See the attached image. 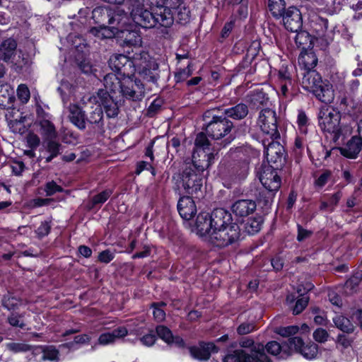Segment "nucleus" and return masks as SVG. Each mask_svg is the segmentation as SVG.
Masks as SVG:
<instances>
[{
  "label": "nucleus",
  "mask_w": 362,
  "mask_h": 362,
  "mask_svg": "<svg viewBox=\"0 0 362 362\" xmlns=\"http://www.w3.org/2000/svg\"><path fill=\"white\" fill-rule=\"evenodd\" d=\"M127 333V329L125 327H119L110 332L101 334L98 338V343L104 346L112 344L117 339L125 337Z\"/></svg>",
  "instance_id": "nucleus-31"
},
{
  "label": "nucleus",
  "mask_w": 362,
  "mask_h": 362,
  "mask_svg": "<svg viewBox=\"0 0 362 362\" xmlns=\"http://www.w3.org/2000/svg\"><path fill=\"white\" fill-rule=\"evenodd\" d=\"M44 191L47 197L54 195L57 192H64L62 186L57 185L54 180L47 182L44 186Z\"/></svg>",
  "instance_id": "nucleus-53"
},
{
  "label": "nucleus",
  "mask_w": 362,
  "mask_h": 362,
  "mask_svg": "<svg viewBox=\"0 0 362 362\" xmlns=\"http://www.w3.org/2000/svg\"><path fill=\"white\" fill-rule=\"evenodd\" d=\"M219 349L213 342H200L198 346L189 348L191 356L200 361H206L211 353H217Z\"/></svg>",
  "instance_id": "nucleus-16"
},
{
  "label": "nucleus",
  "mask_w": 362,
  "mask_h": 362,
  "mask_svg": "<svg viewBox=\"0 0 362 362\" xmlns=\"http://www.w3.org/2000/svg\"><path fill=\"white\" fill-rule=\"evenodd\" d=\"M112 194V191L111 189H105L100 193L95 195L92 199V203L93 205L102 204L105 203L108 198Z\"/></svg>",
  "instance_id": "nucleus-58"
},
{
  "label": "nucleus",
  "mask_w": 362,
  "mask_h": 362,
  "mask_svg": "<svg viewBox=\"0 0 362 362\" xmlns=\"http://www.w3.org/2000/svg\"><path fill=\"white\" fill-rule=\"evenodd\" d=\"M289 339L288 343L281 345L275 341H269L267 344L265 348L270 354L278 356L279 358H285L288 357L292 351V349L289 348Z\"/></svg>",
  "instance_id": "nucleus-28"
},
{
  "label": "nucleus",
  "mask_w": 362,
  "mask_h": 362,
  "mask_svg": "<svg viewBox=\"0 0 362 362\" xmlns=\"http://www.w3.org/2000/svg\"><path fill=\"white\" fill-rule=\"evenodd\" d=\"M8 64H9L11 68L16 72L23 73L30 69L33 62L28 54L19 49L18 54H15L13 59H11Z\"/></svg>",
  "instance_id": "nucleus-21"
},
{
  "label": "nucleus",
  "mask_w": 362,
  "mask_h": 362,
  "mask_svg": "<svg viewBox=\"0 0 362 362\" xmlns=\"http://www.w3.org/2000/svg\"><path fill=\"white\" fill-rule=\"evenodd\" d=\"M151 62L148 66L139 70V74L146 81L156 84L160 78L159 64L156 61Z\"/></svg>",
  "instance_id": "nucleus-30"
},
{
  "label": "nucleus",
  "mask_w": 362,
  "mask_h": 362,
  "mask_svg": "<svg viewBox=\"0 0 362 362\" xmlns=\"http://www.w3.org/2000/svg\"><path fill=\"white\" fill-rule=\"evenodd\" d=\"M177 210L183 219L190 220L197 213V206L191 197L183 196L178 201Z\"/></svg>",
  "instance_id": "nucleus-19"
},
{
  "label": "nucleus",
  "mask_w": 362,
  "mask_h": 362,
  "mask_svg": "<svg viewBox=\"0 0 362 362\" xmlns=\"http://www.w3.org/2000/svg\"><path fill=\"white\" fill-rule=\"evenodd\" d=\"M313 93L321 102L331 103L334 98L332 86L327 81H322L313 90Z\"/></svg>",
  "instance_id": "nucleus-22"
},
{
  "label": "nucleus",
  "mask_w": 362,
  "mask_h": 362,
  "mask_svg": "<svg viewBox=\"0 0 362 362\" xmlns=\"http://www.w3.org/2000/svg\"><path fill=\"white\" fill-rule=\"evenodd\" d=\"M23 317V315L16 313H12L8 317L7 320L10 325L12 327L23 328L25 327V324L22 320Z\"/></svg>",
  "instance_id": "nucleus-57"
},
{
  "label": "nucleus",
  "mask_w": 362,
  "mask_h": 362,
  "mask_svg": "<svg viewBox=\"0 0 362 362\" xmlns=\"http://www.w3.org/2000/svg\"><path fill=\"white\" fill-rule=\"evenodd\" d=\"M156 334L159 338L168 344L183 346L185 343L183 339L179 336H173L169 328L164 325H158L156 328Z\"/></svg>",
  "instance_id": "nucleus-26"
},
{
  "label": "nucleus",
  "mask_w": 362,
  "mask_h": 362,
  "mask_svg": "<svg viewBox=\"0 0 362 362\" xmlns=\"http://www.w3.org/2000/svg\"><path fill=\"white\" fill-rule=\"evenodd\" d=\"M302 74L301 83L303 87L312 93L322 81L321 76L315 70L306 71Z\"/></svg>",
  "instance_id": "nucleus-29"
},
{
  "label": "nucleus",
  "mask_w": 362,
  "mask_h": 362,
  "mask_svg": "<svg viewBox=\"0 0 362 362\" xmlns=\"http://www.w3.org/2000/svg\"><path fill=\"white\" fill-rule=\"evenodd\" d=\"M289 343L292 351L300 353L306 359L315 358L317 354L318 347L314 343L305 344L300 337L289 338Z\"/></svg>",
  "instance_id": "nucleus-13"
},
{
  "label": "nucleus",
  "mask_w": 362,
  "mask_h": 362,
  "mask_svg": "<svg viewBox=\"0 0 362 362\" xmlns=\"http://www.w3.org/2000/svg\"><path fill=\"white\" fill-rule=\"evenodd\" d=\"M77 61L78 67L82 73L90 75L94 74V71H96V69L93 68V66L89 59H83L81 61Z\"/></svg>",
  "instance_id": "nucleus-54"
},
{
  "label": "nucleus",
  "mask_w": 362,
  "mask_h": 362,
  "mask_svg": "<svg viewBox=\"0 0 362 362\" xmlns=\"http://www.w3.org/2000/svg\"><path fill=\"white\" fill-rule=\"evenodd\" d=\"M27 142L28 146L31 148V150L25 151V154L30 157H35V155L33 152V149L40 145V138L35 134H29L27 136Z\"/></svg>",
  "instance_id": "nucleus-52"
},
{
  "label": "nucleus",
  "mask_w": 362,
  "mask_h": 362,
  "mask_svg": "<svg viewBox=\"0 0 362 362\" xmlns=\"http://www.w3.org/2000/svg\"><path fill=\"white\" fill-rule=\"evenodd\" d=\"M270 142L267 147L265 148L264 155L267 158H281L286 156V151L284 147L278 141Z\"/></svg>",
  "instance_id": "nucleus-36"
},
{
  "label": "nucleus",
  "mask_w": 362,
  "mask_h": 362,
  "mask_svg": "<svg viewBox=\"0 0 362 362\" xmlns=\"http://www.w3.org/2000/svg\"><path fill=\"white\" fill-rule=\"evenodd\" d=\"M262 223L261 216L249 218L245 224V230L248 234L254 235L260 230Z\"/></svg>",
  "instance_id": "nucleus-46"
},
{
  "label": "nucleus",
  "mask_w": 362,
  "mask_h": 362,
  "mask_svg": "<svg viewBox=\"0 0 362 362\" xmlns=\"http://www.w3.org/2000/svg\"><path fill=\"white\" fill-rule=\"evenodd\" d=\"M17 95L18 99L23 103H26L30 97V90L25 84H21L17 89Z\"/></svg>",
  "instance_id": "nucleus-59"
},
{
  "label": "nucleus",
  "mask_w": 362,
  "mask_h": 362,
  "mask_svg": "<svg viewBox=\"0 0 362 362\" xmlns=\"http://www.w3.org/2000/svg\"><path fill=\"white\" fill-rule=\"evenodd\" d=\"M103 33L102 35L105 38H112L116 35L119 37L120 28L115 27V25H107L106 26L100 27Z\"/></svg>",
  "instance_id": "nucleus-56"
},
{
  "label": "nucleus",
  "mask_w": 362,
  "mask_h": 362,
  "mask_svg": "<svg viewBox=\"0 0 362 362\" xmlns=\"http://www.w3.org/2000/svg\"><path fill=\"white\" fill-rule=\"evenodd\" d=\"M119 37L124 39V43L127 46H136L141 43V37L136 30L124 29L120 32Z\"/></svg>",
  "instance_id": "nucleus-39"
},
{
  "label": "nucleus",
  "mask_w": 362,
  "mask_h": 362,
  "mask_svg": "<svg viewBox=\"0 0 362 362\" xmlns=\"http://www.w3.org/2000/svg\"><path fill=\"white\" fill-rule=\"evenodd\" d=\"M223 362H272V361L265 354L263 348L253 347L250 353L244 349L230 351L223 357Z\"/></svg>",
  "instance_id": "nucleus-6"
},
{
  "label": "nucleus",
  "mask_w": 362,
  "mask_h": 362,
  "mask_svg": "<svg viewBox=\"0 0 362 362\" xmlns=\"http://www.w3.org/2000/svg\"><path fill=\"white\" fill-rule=\"evenodd\" d=\"M97 103L104 110L106 116L109 118L116 117L119 112L117 103L113 100V96L107 90L100 89L97 93Z\"/></svg>",
  "instance_id": "nucleus-10"
},
{
  "label": "nucleus",
  "mask_w": 362,
  "mask_h": 362,
  "mask_svg": "<svg viewBox=\"0 0 362 362\" xmlns=\"http://www.w3.org/2000/svg\"><path fill=\"white\" fill-rule=\"evenodd\" d=\"M133 59L134 65L139 68V70L148 66L151 63V61H156L155 59L146 52H141L139 54L136 53Z\"/></svg>",
  "instance_id": "nucleus-47"
},
{
  "label": "nucleus",
  "mask_w": 362,
  "mask_h": 362,
  "mask_svg": "<svg viewBox=\"0 0 362 362\" xmlns=\"http://www.w3.org/2000/svg\"><path fill=\"white\" fill-rule=\"evenodd\" d=\"M6 347L9 351L14 354L25 353L30 351L33 352L35 349V346L25 342H9L6 344Z\"/></svg>",
  "instance_id": "nucleus-48"
},
{
  "label": "nucleus",
  "mask_w": 362,
  "mask_h": 362,
  "mask_svg": "<svg viewBox=\"0 0 362 362\" xmlns=\"http://www.w3.org/2000/svg\"><path fill=\"white\" fill-rule=\"evenodd\" d=\"M47 141V150L49 153V156L47 158H53L61 156H62V158H74L76 157V155L73 153L69 155L64 154L65 147L61 144L56 142L52 139Z\"/></svg>",
  "instance_id": "nucleus-33"
},
{
  "label": "nucleus",
  "mask_w": 362,
  "mask_h": 362,
  "mask_svg": "<svg viewBox=\"0 0 362 362\" xmlns=\"http://www.w3.org/2000/svg\"><path fill=\"white\" fill-rule=\"evenodd\" d=\"M103 83L105 90H109L112 93H122L123 81H121L115 73L106 74L103 78Z\"/></svg>",
  "instance_id": "nucleus-32"
},
{
  "label": "nucleus",
  "mask_w": 362,
  "mask_h": 362,
  "mask_svg": "<svg viewBox=\"0 0 362 362\" xmlns=\"http://www.w3.org/2000/svg\"><path fill=\"white\" fill-rule=\"evenodd\" d=\"M128 21L127 13L123 11L118 9L117 11L111 10V15L110 16V23L108 25H115V27L120 28L121 30H124V25L127 24Z\"/></svg>",
  "instance_id": "nucleus-41"
},
{
  "label": "nucleus",
  "mask_w": 362,
  "mask_h": 362,
  "mask_svg": "<svg viewBox=\"0 0 362 362\" xmlns=\"http://www.w3.org/2000/svg\"><path fill=\"white\" fill-rule=\"evenodd\" d=\"M258 124L261 130L264 134L269 135L272 139L280 138L275 111L269 108L262 110L258 117Z\"/></svg>",
  "instance_id": "nucleus-8"
},
{
  "label": "nucleus",
  "mask_w": 362,
  "mask_h": 362,
  "mask_svg": "<svg viewBox=\"0 0 362 362\" xmlns=\"http://www.w3.org/2000/svg\"><path fill=\"white\" fill-rule=\"evenodd\" d=\"M50 230H51L50 221H45L41 223L40 226L35 230V233L37 234V236L39 238H42L45 236H47L49 233Z\"/></svg>",
  "instance_id": "nucleus-62"
},
{
  "label": "nucleus",
  "mask_w": 362,
  "mask_h": 362,
  "mask_svg": "<svg viewBox=\"0 0 362 362\" xmlns=\"http://www.w3.org/2000/svg\"><path fill=\"white\" fill-rule=\"evenodd\" d=\"M194 230L197 234L211 243V233L213 226L211 221V214L206 212H202L197 216Z\"/></svg>",
  "instance_id": "nucleus-15"
},
{
  "label": "nucleus",
  "mask_w": 362,
  "mask_h": 362,
  "mask_svg": "<svg viewBox=\"0 0 362 362\" xmlns=\"http://www.w3.org/2000/svg\"><path fill=\"white\" fill-rule=\"evenodd\" d=\"M299 330V327L296 325H291L288 327H281L276 329V333L284 337H288L296 334Z\"/></svg>",
  "instance_id": "nucleus-55"
},
{
  "label": "nucleus",
  "mask_w": 362,
  "mask_h": 362,
  "mask_svg": "<svg viewBox=\"0 0 362 362\" xmlns=\"http://www.w3.org/2000/svg\"><path fill=\"white\" fill-rule=\"evenodd\" d=\"M13 90L8 83H0V105H4L6 103L11 102Z\"/></svg>",
  "instance_id": "nucleus-50"
},
{
  "label": "nucleus",
  "mask_w": 362,
  "mask_h": 362,
  "mask_svg": "<svg viewBox=\"0 0 362 362\" xmlns=\"http://www.w3.org/2000/svg\"><path fill=\"white\" fill-rule=\"evenodd\" d=\"M124 4L136 25L144 28L155 27L153 10L145 8L144 0H124Z\"/></svg>",
  "instance_id": "nucleus-5"
},
{
  "label": "nucleus",
  "mask_w": 362,
  "mask_h": 362,
  "mask_svg": "<svg viewBox=\"0 0 362 362\" xmlns=\"http://www.w3.org/2000/svg\"><path fill=\"white\" fill-rule=\"evenodd\" d=\"M298 64L303 69V72L315 70L314 68L317 64V57L312 49L304 50L298 57Z\"/></svg>",
  "instance_id": "nucleus-27"
},
{
  "label": "nucleus",
  "mask_w": 362,
  "mask_h": 362,
  "mask_svg": "<svg viewBox=\"0 0 362 362\" xmlns=\"http://www.w3.org/2000/svg\"><path fill=\"white\" fill-rule=\"evenodd\" d=\"M309 300L308 296H302L298 298L296 303V305L293 309V313L294 315H298L308 305Z\"/></svg>",
  "instance_id": "nucleus-63"
},
{
  "label": "nucleus",
  "mask_w": 362,
  "mask_h": 362,
  "mask_svg": "<svg viewBox=\"0 0 362 362\" xmlns=\"http://www.w3.org/2000/svg\"><path fill=\"white\" fill-rule=\"evenodd\" d=\"M1 303L3 308L8 310H13L18 308L20 305V299L16 298L13 293L8 291L3 295Z\"/></svg>",
  "instance_id": "nucleus-44"
},
{
  "label": "nucleus",
  "mask_w": 362,
  "mask_h": 362,
  "mask_svg": "<svg viewBox=\"0 0 362 362\" xmlns=\"http://www.w3.org/2000/svg\"><path fill=\"white\" fill-rule=\"evenodd\" d=\"M268 100L267 95L260 90H254L247 95V101L254 108H259L262 105H267Z\"/></svg>",
  "instance_id": "nucleus-37"
},
{
  "label": "nucleus",
  "mask_w": 362,
  "mask_h": 362,
  "mask_svg": "<svg viewBox=\"0 0 362 362\" xmlns=\"http://www.w3.org/2000/svg\"><path fill=\"white\" fill-rule=\"evenodd\" d=\"M282 160H263L259 170L262 185L269 192H277L281 185L278 171L282 168Z\"/></svg>",
  "instance_id": "nucleus-4"
},
{
  "label": "nucleus",
  "mask_w": 362,
  "mask_h": 362,
  "mask_svg": "<svg viewBox=\"0 0 362 362\" xmlns=\"http://www.w3.org/2000/svg\"><path fill=\"white\" fill-rule=\"evenodd\" d=\"M110 15L111 9L107 7L98 6L92 11V18L100 27L108 25Z\"/></svg>",
  "instance_id": "nucleus-34"
},
{
  "label": "nucleus",
  "mask_w": 362,
  "mask_h": 362,
  "mask_svg": "<svg viewBox=\"0 0 362 362\" xmlns=\"http://www.w3.org/2000/svg\"><path fill=\"white\" fill-rule=\"evenodd\" d=\"M68 110L70 122L78 129L85 130L86 129L85 111L76 104H70Z\"/></svg>",
  "instance_id": "nucleus-20"
},
{
  "label": "nucleus",
  "mask_w": 362,
  "mask_h": 362,
  "mask_svg": "<svg viewBox=\"0 0 362 362\" xmlns=\"http://www.w3.org/2000/svg\"><path fill=\"white\" fill-rule=\"evenodd\" d=\"M182 175V186L185 193L199 197L203 186L204 173L211 165L210 160H187Z\"/></svg>",
  "instance_id": "nucleus-3"
},
{
  "label": "nucleus",
  "mask_w": 362,
  "mask_h": 362,
  "mask_svg": "<svg viewBox=\"0 0 362 362\" xmlns=\"http://www.w3.org/2000/svg\"><path fill=\"white\" fill-rule=\"evenodd\" d=\"M213 230L211 233V243L216 247H223L231 245L240 238V229L233 221L231 214L222 209H216L211 214Z\"/></svg>",
  "instance_id": "nucleus-2"
},
{
  "label": "nucleus",
  "mask_w": 362,
  "mask_h": 362,
  "mask_svg": "<svg viewBox=\"0 0 362 362\" xmlns=\"http://www.w3.org/2000/svg\"><path fill=\"white\" fill-rule=\"evenodd\" d=\"M86 126L90 129V134H103L104 132L103 111L100 106L92 107L86 116Z\"/></svg>",
  "instance_id": "nucleus-12"
},
{
  "label": "nucleus",
  "mask_w": 362,
  "mask_h": 362,
  "mask_svg": "<svg viewBox=\"0 0 362 362\" xmlns=\"http://www.w3.org/2000/svg\"><path fill=\"white\" fill-rule=\"evenodd\" d=\"M333 322L335 326L344 332L351 333L354 329V325L343 315H337L333 318Z\"/></svg>",
  "instance_id": "nucleus-45"
},
{
  "label": "nucleus",
  "mask_w": 362,
  "mask_h": 362,
  "mask_svg": "<svg viewBox=\"0 0 362 362\" xmlns=\"http://www.w3.org/2000/svg\"><path fill=\"white\" fill-rule=\"evenodd\" d=\"M122 90V97L132 101H141L145 96L144 85L138 78L124 80Z\"/></svg>",
  "instance_id": "nucleus-9"
},
{
  "label": "nucleus",
  "mask_w": 362,
  "mask_h": 362,
  "mask_svg": "<svg viewBox=\"0 0 362 362\" xmlns=\"http://www.w3.org/2000/svg\"><path fill=\"white\" fill-rule=\"evenodd\" d=\"M268 8L276 18H280L286 11L284 0H269Z\"/></svg>",
  "instance_id": "nucleus-43"
},
{
  "label": "nucleus",
  "mask_w": 362,
  "mask_h": 362,
  "mask_svg": "<svg viewBox=\"0 0 362 362\" xmlns=\"http://www.w3.org/2000/svg\"><path fill=\"white\" fill-rule=\"evenodd\" d=\"M109 66L112 71L121 75H128L127 68H131L133 62L124 54H114L108 61Z\"/></svg>",
  "instance_id": "nucleus-17"
},
{
  "label": "nucleus",
  "mask_w": 362,
  "mask_h": 362,
  "mask_svg": "<svg viewBox=\"0 0 362 362\" xmlns=\"http://www.w3.org/2000/svg\"><path fill=\"white\" fill-rule=\"evenodd\" d=\"M190 11L185 5L180 4L177 7L175 20L181 25H186L190 21Z\"/></svg>",
  "instance_id": "nucleus-49"
},
{
  "label": "nucleus",
  "mask_w": 362,
  "mask_h": 362,
  "mask_svg": "<svg viewBox=\"0 0 362 362\" xmlns=\"http://www.w3.org/2000/svg\"><path fill=\"white\" fill-rule=\"evenodd\" d=\"M39 133L45 140H52L57 137V132L54 124L49 120L37 123Z\"/></svg>",
  "instance_id": "nucleus-35"
},
{
  "label": "nucleus",
  "mask_w": 362,
  "mask_h": 362,
  "mask_svg": "<svg viewBox=\"0 0 362 362\" xmlns=\"http://www.w3.org/2000/svg\"><path fill=\"white\" fill-rule=\"evenodd\" d=\"M281 18L284 28L290 32H298L303 26L301 13L296 6L288 7Z\"/></svg>",
  "instance_id": "nucleus-11"
},
{
  "label": "nucleus",
  "mask_w": 362,
  "mask_h": 362,
  "mask_svg": "<svg viewBox=\"0 0 362 362\" xmlns=\"http://www.w3.org/2000/svg\"><path fill=\"white\" fill-rule=\"evenodd\" d=\"M295 37L296 45L302 49V51L310 49L313 47V38L311 35L305 30L296 32Z\"/></svg>",
  "instance_id": "nucleus-40"
},
{
  "label": "nucleus",
  "mask_w": 362,
  "mask_h": 362,
  "mask_svg": "<svg viewBox=\"0 0 362 362\" xmlns=\"http://www.w3.org/2000/svg\"><path fill=\"white\" fill-rule=\"evenodd\" d=\"M351 95V93H346L339 97V106L341 109L348 113H351L355 110L358 105Z\"/></svg>",
  "instance_id": "nucleus-42"
},
{
  "label": "nucleus",
  "mask_w": 362,
  "mask_h": 362,
  "mask_svg": "<svg viewBox=\"0 0 362 362\" xmlns=\"http://www.w3.org/2000/svg\"><path fill=\"white\" fill-rule=\"evenodd\" d=\"M362 139L361 137L354 136L346 143L344 147L333 148L331 151L327 152V157L331 156L334 153L340 152V153L348 158H356L358 153L361 150Z\"/></svg>",
  "instance_id": "nucleus-14"
},
{
  "label": "nucleus",
  "mask_w": 362,
  "mask_h": 362,
  "mask_svg": "<svg viewBox=\"0 0 362 362\" xmlns=\"http://www.w3.org/2000/svg\"><path fill=\"white\" fill-rule=\"evenodd\" d=\"M281 94L287 97L289 94H293L294 82L293 80L283 81L279 83Z\"/></svg>",
  "instance_id": "nucleus-60"
},
{
  "label": "nucleus",
  "mask_w": 362,
  "mask_h": 362,
  "mask_svg": "<svg viewBox=\"0 0 362 362\" xmlns=\"http://www.w3.org/2000/svg\"><path fill=\"white\" fill-rule=\"evenodd\" d=\"M255 202L250 199H241L235 202L231 209L233 212L240 217H245L252 214L256 209Z\"/></svg>",
  "instance_id": "nucleus-24"
},
{
  "label": "nucleus",
  "mask_w": 362,
  "mask_h": 362,
  "mask_svg": "<svg viewBox=\"0 0 362 362\" xmlns=\"http://www.w3.org/2000/svg\"><path fill=\"white\" fill-rule=\"evenodd\" d=\"M42 353V360L49 361H58L59 359V351L52 346H35L33 349V354H37L38 353Z\"/></svg>",
  "instance_id": "nucleus-38"
},
{
  "label": "nucleus",
  "mask_w": 362,
  "mask_h": 362,
  "mask_svg": "<svg viewBox=\"0 0 362 362\" xmlns=\"http://www.w3.org/2000/svg\"><path fill=\"white\" fill-rule=\"evenodd\" d=\"M233 128V122L223 114L212 115L211 120L203 128L205 132H199L196 136L192 158L206 156L208 158H214L215 155L210 151L211 144L207 136L214 140H220L228 136L226 140L230 143L234 139L230 135Z\"/></svg>",
  "instance_id": "nucleus-1"
},
{
  "label": "nucleus",
  "mask_w": 362,
  "mask_h": 362,
  "mask_svg": "<svg viewBox=\"0 0 362 362\" xmlns=\"http://www.w3.org/2000/svg\"><path fill=\"white\" fill-rule=\"evenodd\" d=\"M332 176V172L329 170H325L322 171L321 175L317 177L316 174H313V177H315L314 181V186L317 189L322 188L329 181Z\"/></svg>",
  "instance_id": "nucleus-51"
},
{
  "label": "nucleus",
  "mask_w": 362,
  "mask_h": 362,
  "mask_svg": "<svg viewBox=\"0 0 362 362\" xmlns=\"http://www.w3.org/2000/svg\"><path fill=\"white\" fill-rule=\"evenodd\" d=\"M17 42L13 38L4 40L0 45V60L8 63L18 54Z\"/></svg>",
  "instance_id": "nucleus-23"
},
{
  "label": "nucleus",
  "mask_w": 362,
  "mask_h": 362,
  "mask_svg": "<svg viewBox=\"0 0 362 362\" xmlns=\"http://www.w3.org/2000/svg\"><path fill=\"white\" fill-rule=\"evenodd\" d=\"M153 16L155 19V27L158 25L170 28L175 21L173 13L168 6L153 9Z\"/></svg>",
  "instance_id": "nucleus-18"
},
{
  "label": "nucleus",
  "mask_w": 362,
  "mask_h": 362,
  "mask_svg": "<svg viewBox=\"0 0 362 362\" xmlns=\"http://www.w3.org/2000/svg\"><path fill=\"white\" fill-rule=\"evenodd\" d=\"M192 73L191 69V64H188L187 66L185 69L180 70L175 74V79L176 83H180L186 80Z\"/></svg>",
  "instance_id": "nucleus-61"
},
{
  "label": "nucleus",
  "mask_w": 362,
  "mask_h": 362,
  "mask_svg": "<svg viewBox=\"0 0 362 362\" xmlns=\"http://www.w3.org/2000/svg\"><path fill=\"white\" fill-rule=\"evenodd\" d=\"M341 114L333 108L321 109L318 115L319 124L324 132L334 134V139H337L341 134L339 122Z\"/></svg>",
  "instance_id": "nucleus-7"
},
{
  "label": "nucleus",
  "mask_w": 362,
  "mask_h": 362,
  "mask_svg": "<svg viewBox=\"0 0 362 362\" xmlns=\"http://www.w3.org/2000/svg\"><path fill=\"white\" fill-rule=\"evenodd\" d=\"M249 109L245 103H238L223 110L222 114L228 119L241 120L247 117Z\"/></svg>",
  "instance_id": "nucleus-25"
},
{
  "label": "nucleus",
  "mask_w": 362,
  "mask_h": 362,
  "mask_svg": "<svg viewBox=\"0 0 362 362\" xmlns=\"http://www.w3.org/2000/svg\"><path fill=\"white\" fill-rule=\"evenodd\" d=\"M255 330V325L253 322H243L237 328V332L240 335L247 334Z\"/></svg>",
  "instance_id": "nucleus-64"
}]
</instances>
